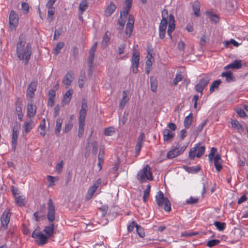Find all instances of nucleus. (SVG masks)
I'll return each instance as SVG.
<instances>
[{
	"label": "nucleus",
	"instance_id": "412c9836",
	"mask_svg": "<svg viewBox=\"0 0 248 248\" xmlns=\"http://www.w3.org/2000/svg\"><path fill=\"white\" fill-rule=\"evenodd\" d=\"M242 65L241 60H235L232 62L228 64L224 67V69L227 70L229 68L239 69L241 68Z\"/></svg>",
	"mask_w": 248,
	"mask_h": 248
},
{
	"label": "nucleus",
	"instance_id": "4c0bfd02",
	"mask_svg": "<svg viewBox=\"0 0 248 248\" xmlns=\"http://www.w3.org/2000/svg\"><path fill=\"white\" fill-rule=\"evenodd\" d=\"M195 145H198L197 147V153L196 154V156L198 158L201 157L204 153L205 152V147L204 146H200L199 144H196Z\"/></svg>",
	"mask_w": 248,
	"mask_h": 248
},
{
	"label": "nucleus",
	"instance_id": "39448f33",
	"mask_svg": "<svg viewBox=\"0 0 248 248\" xmlns=\"http://www.w3.org/2000/svg\"><path fill=\"white\" fill-rule=\"evenodd\" d=\"M211 80L210 77L207 75H204L200 80L199 83L195 86V89L196 92L202 93L204 88L209 83Z\"/></svg>",
	"mask_w": 248,
	"mask_h": 248
},
{
	"label": "nucleus",
	"instance_id": "0eeeda50",
	"mask_svg": "<svg viewBox=\"0 0 248 248\" xmlns=\"http://www.w3.org/2000/svg\"><path fill=\"white\" fill-rule=\"evenodd\" d=\"M140 56V52L138 50L134 49L132 53V57L131 59L132 72L137 73L138 71V67L139 65Z\"/></svg>",
	"mask_w": 248,
	"mask_h": 248
},
{
	"label": "nucleus",
	"instance_id": "f3484780",
	"mask_svg": "<svg viewBox=\"0 0 248 248\" xmlns=\"http://www.w3.org/2000/svg\"><path fill=\"white\" fill-rule=\"evenodd\" d=\"M217 150L215 147H212L210 150V153L208 155L209 160L210 162H212L214 160V162H217V161H221V156L219 154H217L214 156V155L217 152Z\"/></svg>",
	"mask_w": 248,
	"mask_h": 248
},
{
	"label": "nucleus",
	"instance_id": "680f3d73",
	"mask_svg": "<svg viewBox=\"0 0 248 248\" xmlns=\"http://www.w3.org/2000/svg\"><path fill=\"white\" fill-rule=\"evenodd\" d=\"M72 53L74 59L76 60L78 56V49L77 47H73Z\"/></svg>",
	"mask_w": 248,
	"mask_h": 248
},
{
	"label": "nucleus",
	"instance_id": "cd10ccee",
	"mask_svg": "<svg viewBox=\"0 0 248 248\" xmlns=\"http://www.w3.org/2000/svg\"><path fill=\"white\" fill-rule=\"evenodd\" d=\"M34 126V124H33V122L31 120L25 122L23 125L25 133L27 134L29 133L33 128Z\"/></svg>",
	"mask_w": 248,
	"mask_h": 248
},
{
	"label": "nucleus",
	"instance_id": "2f4dec72",
	"mask_svg": "<svg viewBox=\"0 0 248 248\" xmlns=\"http://www.w3.org/2000/svg\"><path fill=\"white\" fill-rule=\"evenodd\" d=\"M87 112L83 111H79V116L78 118V125H85V118Z\"/></svg>",
	"mask_w": 248,
	"mask_h": 248
},
{
	"label": "nucleus",
	"instance_id": "7c9ffc66",
	"mask_svg": "<svg viewBox=\"0 0 248 248\" xmlns=\"http://www.w3.org/2000/svg\"><path fill=\"white\" fill-rule=\"evenodd\" d=\"M221 83V81L220 79L214 81L210 86V93H211L215 91V89H217Z\"/></svg>",
	"mask_w": 248,
	"mask_h": 248
},
{
	"label": "nucleus",
	"instance_id": "f257e3e1",
	"mask_svg": "<svg viewBox=\"0 0 248 248\" xmlns=\"http://www.w3.org/2000/svg\"><path fill=\"white\" fill-rule=\"evenodd\" d=\"M162 19L159 26V36L161 39H163L165 37L166 29L168 24L167 18L169 17V27L167 30L168 35L170 38H172L171 33L174 30L175 28L174 16L172 14L168 16V11L164 9L162 11Z\"/></svg>",
	"mask_w": 248,
	"mask_h": 248
},
{
	"label": "nucleus",
	"instance_id": "ddd939ff",
	"mask_svg": "<svg viewBox=\"0 0 248 248\" xmlns=\"http://www.w3.org/2000/svg\"><path fill=\"white\" fill-rule=\"evenodd\" d=\"M20 128V125H18L16 123V125H14L12 130V147L14 150L16 149L17 140L18 136V131Z\"/></svg>",
	"mask_w": 248,
	"mask_h": 248
},
{
	"label": "nucleus",
	"instance_id": "dca6fc26",
	"mask_svg": "<svg viewBox=\"0 0 248 248\" xmlns=\"http://www.w3.org/2000/svg\"><path fill=\"white\" fill-rule=\"evenodd\" d=\"M37 82L35 81L31 82L28 86L26 96L32 98L34 95V92L36 90Z\"/></svg>",
	"mask_w": 248,
	"mask_h": 248
},
{
	"label": "nucleus",
	"instance_id": "4d7b16f0",
	"mask_svg": "<svg viewBox=\"0 0 248 248\" xmlns=\"http://www.w3.org/2000/svg\"><path fill=\"white\" fill-rule=\"evenodd\" d=\"M208 120H205L202 124H201L197 127L196 129L197 132L199 133L203 128V127L206 124Z\"/></svg>",
	"mask_w": 248,
	"mask_h": 248
},
{
	"label": "nucleus",
	"instance_id": "6e6552de",
	"mask_svg": "<svg viewBox=\"0 0 248 248\" xmlns=\"http://www.w3.org/2000/svg\"><path fill=\"white\" fill-rule=\"evenodd\" d=\"M47 218L49 222L55 219V207L51 199L48 200L47 203Z\"/></svg>",
	"mask_w": 248,
	"mask_h": 248
},
{
	"label": "nucleus",
	"instance_id": "e433bc0d",
	"mask_svg": "<svg viewBox=\"0 0 248 248\" xmlns=\"http://www.w3.org/2000/svg\"><path fill=\"white\" fill-rule=\"evenodd\" d=\"M48 10L47 12V19L48 21L51 22L54 18L53 16L55 14V8L54 7H47Z\"/></svg>",
	"mask_w": 248,
	"mask_h": 248
},
{
	"label": "nucleus",
	"instance_id": "8fccbe9b",
	"mask_svg": "<svg viewBox=\"0 0 248 248\" xmlns=\"http://www.w3.org/2000/svg\"><path fill=\"white\" fill-rule=\"evenodd\" d=\"M125 22V21L124 19L123 18V17L120 16V17L118 20V24L120 25V27L118 28L119 30H122L123 29Z\"/></svg>",
	"mask_w": 248,
	"mask_h": 248
},
{
	"label": "nucleus",
	"instance_id": "de8ad7c7",
	"mask_svg": "<svg viewBox=\"0 0 248 248\" xmlns=\"http://www.w3.org/2000/svg\"><path fill=\"white\" fill-rule=\"evenodd\" d=\"M220 243V241L217 239H212L207 242V246L209 247H212L213 246L217 245Z\"/></svg>",
	"mask_w": 248,
	"mask_h": 248
},
{
	"label": "nucleus",
	"instance_id": "c9c22d12",
	"mask_svg": "<svg viewBox=\"0 0 248 248\" xmlns=\"http://www.w3.org/2000/svg\"><path fill=\"white\" fill-rule=\"evenodd\" d=\"M185 170L189 173H197L200 171L201 168L199 166L187 167L185 166Z\"/></svg>",
	"mask_w": 248,
	"mask_h": 248
},
{
	"label": "nucleus",
	"instance_id": "a18cd8bd",
	"mask_svg": "<svg viewBox=\"0 0 248 248\" xmlns=\"http://www.w3.org/2000/svg\"><path fill=\"white\" fill-rule=\"evenodd\" d=\"M137 232L140 237L143 238L145 236L144 229L140 225L136 226Z\"/></svg>",
	"mask_w": 248,
	"mask_h": 248
},
{
	"label": "nucleus",
	"instance_id": "6e6d98bb",
	"mask_svg": "<svg viewBox=\"0 0 248 248\" xmlns=\"http://www.w3.org/2000/svg\"><path fill=\"white\" fill-rule=\"evenodd\" d=\"M84 126L78 125V136L79 138H81L83 135Z\"/></svg>",
	"mask_w": 248,
	"mask_h": 248
},
{
	"label": "nucleus",
	"instance_id": "a878e982",
	"mask_svg": "<svg viewBox=\"0 0 248 248\" xmlns=\"http://www.w3.org/2000/svg\"><path fill=\"white\" fill-rule=\"evenodd\" d=\"M129 98L127 97V91L124 90L123 92V98L119 104V107L121 109H123L126 104L128 102Z\"/></svg>",
	"mask_w": 248,
	"mask_h": 248
},
{
	"label": "nucleus",
	"instance_id": "864d4df0",
	"mask_svg": "<svg viewBox=\"0 0 248 248\" xmlns=\"http://www.w3.org/2000/svg\"><path fill=\"white\" fill-rule=\"evenodd\" d=\"M46 210V206L45 204H41L40 206L39 210L37 211L42 215V217H45V213Z\"/></svg>",
	"mask_w": 248,
	"mask_h": 248
},
{
	"label": "nucleus",
	"instance_id": "9d476101",
	"mask_svg": "<svg viewBox=\"0 0 248 248\" xmlns=\"http://www.w3.org/2000/svg\"><path fill=\"white\" fill-rule=\"evenodd\" d=\"M186 148V146H184L180 148L179 146H177L168 152L167 156L169 159L174 158L182 154Z\"/></svg>",
	"mask_w": 248,
	"mask_h": 248
},
{
	"label": "nucleus",
	"instance_id": "a211bd4d",
	"mask_svg": "<svg viewBox=\"0 0 248 248\" xmlns=\"http://www.w3.org/2000/svg\"><path fill=\"white\" fill-rule=\"evenodd\" d=\"M164 141H170L175 137V133L168 129H164L162 131Z\"/></svg>",
	"mask_w": 248,
	"mask_h": 248
},
{
	"label": "nucleus",
	"instance_id": "c03bdc74",
	"mask_svg": "<svg viewBox=\"0 0 248 248\" xmlns=\"http://www.w3.org/2000/svg\"><path fill=\"white\" fill-rule=\"evenodd\" d=\"M16 111L17 114L22 113V104L19 99L16 101Z\"/></svg>",
	"mask_w": 248,
	"mask_h": 248
},
{
	"label": "nucleus",
	"instance_id": "603ef678",
	"mask_svg": "<svg viewBox=\"0 0 248 248\" xmlns=\"http://www.w3.org/2000/svg\"><path fill=\"white\" fill-rule=\"evenodd\" d=\"M92 147V152L93 154L96 155L98 150V144L96 142H93L91 144Z\"/></svg>",
	"mask_w": 248,
	"mask_h": 248
},
{
	"label": "nucleus",
	"instance_id": "c756f323",
	"mask_svg": "<svg viewBox=\"0 0 248 248\" xmlns=\"http://www.w3.org/2000/svg\"><path fill=\"white\" fill-rule=\"evenodd\" d=\"M193 119V115L190 113L187 116L185 117L184 121V124L186 128H189L191 125Z\"/></svg>",
	"mask_w": 248,
	"mask_h": 248
},
{
	"label": "nucleus",
	"instance_id": "393cba45",
	"mask_svg": "<svg viewBox=\"0 0 248 248\" xmlns=\"http://www.w3.org/2000/svg\"><path fill=\"white\" fill-rule=\"evenodd\" d=\"M150 83L151 85V91L154 93H155L157 91L158 87L157 80L155 77L153 76L150 77Z\"/></svg>",
	"mask_w": 248,
	"mask_h": 248
},
{
	"label": "nucleus",
	"instance_id": "423d86ee",
	"mask_svg": "<svg viewBox=\"0 0 248 248\" xmlns=\"http://www.w3.org/2000/svg\"><path fill=\"white\" fill-rule=\"evenodd\" d=\"M31 237L35 239V242L39 246L44 245L47 243L48 236L44 234L42 232H37L35 230L33 232Z\"/></svg>",
	"mask_w": 248,
	"mask_h": 248
},
{
	"label": "nucleus",
	"instance_id": "a19ab883",
	"mask_svg": "<svg viewBox=\"0 0 248 248\" xmlns=\"http://www.w3.org/2000/svg\"><path fill=\"white\" fill-rule=\"evenodd\" d=\"M16 203L19 206H23L25 205L24 199L19 195L15 197Z\"/></svg>",
	"mask_w": 248,
	"mask_h": 248
},
{
	"label": "nucleus",
	"instance_id": "4be33fe9",
	"mask_svg": "<svg viewBox=\"0 0 248 248\" xmlns=\"http://www.w3.org/2000/svg\"><path fill=\"white\" fill-rule=\"evenodd\" d=\"M54 225L52 223L46 226L43 230V232L49 238L54 234Z\"/></svg>",
	"mask_w": 248,
	"mask_h": 248
},
{
	"label": "nucleus",
	"instance_id": "f03ea898",
	"mask_svg": "<svg viewBox=\"0 0 248 248\" xmlns=\"http://www.w3.org/2000/svg\"><path fill=\"white\" fill-rule=\"evenodd\" d=\"M25 36L22 34L18 39L16 45V53L20 60H25V64H27L31 55V46L30 43H28L25 47Z\"/></svg>",
	"mask_w": 248,
	"mask_h": 248
},
{
	"label": "nucleus",
	"instance_id": "72a5a7b5",
	"mask_svg": "<svg viewBox=\"0 0 248 248\" xmlns=\"http://www.w3.org/2000/svg\"><path fill=\"white\" fill-rule=\"evenodd\" d=\"M232 127L237 129L239 132H243L244 131V128L239 122L236 120L232 122Z\"/></svg>",
	"mask_w": 248,
	"mask_h": 248
},
{
	"label": "nucleus",
	"instance_id": "7ed1b4c3",
	"mask_svg": "<svg viewBox=\"0 0 248 248\" xmlns=\"http://www.w3.org/2000/svg\"><path fill=\"white\" fill-rule=\"evenodd\" d=\"M137 178L140 183L146 182L147 180H153V176L151 167L148 165H146L138 172Z\"/></svg>",
	"mask_w": 248,
	"mask_h": 248
},
{
	"label": "nucleus",
	"instance_id": "49530a36",
	"mask_svg": "<svg viewBox=\"0 0 248 248\" xmlns=\"http://www.w3.org/2000/svg\"><path fill=\"white\" fill-rule=\"evenodd\" d=\"M130 8L131 7H129V6H125L123 8V11L121 12L120 16L122 17L124 16V18H125L128 15Z\"/></svg>",
	"mask_w": 248,
	"mask_h": 248
},
{
	"label": "nucleus",
	"instance_id": "5fc2aeb1",
	"mask_svg": "<svg viewBox=\"0 0 248 248\" xmlns=\"http://www.w3.org/2000/svg\"><path fill=\"white\" fill-rule=\"evenodd\" d=\"M126 45L124 43L120 45L118 47V54L121 55L124 53V50L125 48Z\"/></svg>",
	"mask_w": 248,
	"mask_h": 248
},
{
	"label": "nucleus",
	"instance_id": "13d9d810",
	"mask_svg": "<svg viewBox=\"0 0 248 248\" xmlns=\"http://www.w3.org/2000/svg\"><path fill=\"white\" fill-rule=\"evenodd\" d=\"M21 9L25 11V13H28L29 10V4L26 2H22L21 3Z\"/></svg>",
	"mask_w": 248,
	"mask_h": 248
},
{
	"label": "nucleus",
	"instance_id": "3c124183",
	"mask_svg": "<svg viewBox=\"0 0 248 248\" xmlns=\"http://www.w3.org/2000/svg\"><path fill=\"white\" fill-rule=\"evenodd\" d=\"M73 125L71 122H69L68 123L66 124L65 125L64 129L63 131L64 133H68L72 128Z\"/></svg>",
	"mask_w": 248,
	"mask_h": 248
},
{
	"label": "nucleus",
	"instance_id": "b1692460",
	"mask_svg": "<svg viewBox=\"0 0 248 248\" xmlns=\"http://www.w3.org/2000/svg\"><path fill=\"white\" fill-rule=\"evenodd\" d=\"M221 76L222 77L225 78L226 81L227 82L234 81L235 80V77L233 76V74L231 71L222 72L221 74Z\"/></svg>",
	"mask_w": 248,
	"mask_h": 248
},
{
	"label": "nucleus",
	"instance_id": "2eb2a0df",
	"mask_svg": "<svg viewBox=\"0 0 248 248\" xmlns=\"http://www.w3.org/2000/svg\"><path fill=\"white\" fill-rule=\"evenodd\" d=\"M36 107L33 105L32 100L29 101L27 105V116L30 119L33 117L36 113Z\"/></svg>",
	"mask_w": 248,
	"mask_h": 248
},
{
	"label": "nucleus",
	"instance_id": "69168bd1",
	"mask_svg": "<svg viewBox=\"0 0 248 248\" xmlns=\"http://www.w3.org/2000/svg\"><path fill=\"white\" fill-rule=\"evenodd\" d=\"M198 201V198L190 197V198L186 201V203L189 204H194L197 202Z\"/></svg>",
	"mask_w": 248,
	"mask_h": 248
},
{
	"label": "nucleus",
	"instance_id": "e2e57ef3",
	"mask_svg": "<svg viewBox=\"0 0 248 248\" xmlns=\"http://www.w3.org/2000/svg\"><path fill=\"white\" fill-rule=\"evenodd\" d=\"M230 43H232L235 46H239V43L237 41H236L235 40H234L233 39H231L230 42L227 41V42H225V46L226 47H228V45Z\"/></svg>",
	"mask_w": 248,
	"mask_h": 248
},
{
	"label": "nucleus",
	"instance_id": "4468645a",
	"mask_svg": "<svg viewBox=\"0 0 248 248\" xmlns=\"http://www.w3.org/2000/svg\"><path fill=\"white\" fill-rule=\"evenodd\" d=\"M134 23V17L132 15H129L128 22L126 25L125 33L128 37L132 34Z\"/></svg>",
	"mask_w": 248,
	"mask_h": 248
},
{
	"label": "nucleus",
	"instance_id": "bf43d9fd",
	"mask_svg": "<svg viewBox=\"0 0 248 248\" xmlns=\"http://www.w3.org/2000/svg\"><path fill=\"white\" fill-rule=\"evenodd\" d=\"M138 225L134 221H132L127 226V230L128 232H132L136 226Z\"/></svg>",
	"mask_w": 248,
	"mask_h": 248
},
{
	"label": "nucleus",
	"instance_id": "20e7f679",
	"mask_svg": "<svg viewBox=\"0 0 248 248\" xmlns=\"http://www.w3.org/2000/svg\"><path fill=\"white\" fill-rule=\"evenodd\" d=\"M157 205L159 207H163L166 212L171 210V204L168 198L165 197L163 193L159 191L155 197Z\"/></svg>",
	"mask_w": 248,
	"mask_h": 248
},
{
	"label": "nucleus",
	"instance_id": "aec40b11",
	"mask_svg": "<svg viewBox=\"0 0 248 248\" xmlns=\"http://www.w3.org/2000/svg\"><path fill=\"white\" fill-rule=\"evenodd\" d=\"M117 7L116 5L113 2H111L107 7L105 11L104 14L106 17L110 16L116 10Z\"/></svg>",
	"mask_w": 248,
	"mask_h": 248
},
{
	"label": "nucleus",
	"instance_id": "9b49d317",
	"mask_svg": "<svg viewBox=\"0 0 248 248\" xmlns=\"http://www.w3.org/2000/svg\"><path fill=\"white\" fill-rule=\"evenodd\" d=\"M11 217V214L9 210H5L3 213L1 218V226L0 230H5L8 227V225L10 221V218Z\"/></svg>",
	"mask_w": 248,
	"mask_h": 248
},
{
	"label": "nucleus",
	"instance_id": "c85d7f7f",
	"mask_svg": "<svg viewBox=\"0 0 248 248\" xmlns=\"http://www.w3.org/2000/svg\"><path fill=\"white\" fill-rule=\"evenodd\" d=\"M86 79V75L85 71H81L79 76L78 84L79 87L81 89L84 86V81Z\"/></svg>",
	"mask_w": 248,
	"mask_h": 248
},
{
	"label": "nucleus",
	"instance_id": "37998d69",
	"mask_svg": "<svg viewBox=\"0 0 248 248\" xmlns=\"http://www.w3.org/2000/svg\"><path fill=\"white\" fill-rule=\"evenodd\" d=\"M64 44L63 42H59L56 45V47L54 48V53L55 55H58L62 48L63 47Z\"/></svg>",
	"mask_w": 248,
	"mask_h": 248
},
{
	"label": "nucleus",
	"instance_id": "338daca9",
	"mask_svg": "<svg viewBox=\"0 0 248 248\" xmlns=\"http://www.w3.org/2000/svg\"><path fill=\"white\" fill-rule=\"evenodd\" d=\"M95 56V53L90 51L89 56L88 58L87 62L91 63H93V60Z\"/></svg>",
	"mask_w": 248,
	"mask_h": 248
},
{
	"label": "nucleus",
	"instance_id": "473e14b6",
	"mask_svg": "<svg viewBox=\"0 0 248 248\" xmlns=\"http://www.w3.org/2000/svg\"><path fill=\"white\" fill-rule=\"evenodd\" d=\"M192 9L194 12V15L196 16H200V4L198 2H195L192 5Z\"/></svg>",
	"mask_w": 248,
	"mask_h": 248
},
{
	"label": "nucleus",
	"instance_id": "ea45409f",
	"mask_svg": "<svg viewBox=\"0 0 248 248\" xmlns=\"http://www.w3.org/2000/svg\"><path fill=\"white\" fill-rule=\"evenodd\" d=\"M88 7V4L87 0H83L79 3V10L82 13L84 11H85L86 10Z\"/></svg>",
	"mask_w": 248,
	"mask_h": 248
},
{
	"label": "nucleus",
	"instance_id": "0e129e2a",
	"mask_svg": "<svg viewBox=\"0 0 248 248\" xmlns=\"http://www.w3.org/2000/svg\"><path fill=\"white\" fill-rule=\"evenodd\" d=\"M214 165L216 170L218 172L220 171L222 168L221 161H217V162H214Z\"/></svg>",
	"mask_w": 248,
	"mask_h": 248
},
{
	"label": "nucleus",
	"instance_id": "052dcab7",
	"mask_svg": "<svg viewBox=\"0 0 248 248\" xmlns=\"http://www.w3.org/2000/svg\"><path fill=\"white\" fill-rule=\"evenodd\" d=\"M62 28H60L58 30H55L53 37L54 40L57 39L61 35L62 33Z\"/></svg>",
	"mask_w": 248,
	"mask_h": 248
},
{
	"label": "nucleus",
	"instance_id": "f8f14e48",
	"mask_svg": "<svg viewBox=\"0 0 248 248\" xmlns=\"http://www.w3.org/2000/svg\"><path fill=\"white\" fill-rule=\"evenodd\" d=\"M102 181L101 179H98L90 187L86 195V199L87 200L91 199L93 195L97 188L101 185Z\"/></svg>",
	"mask_w": 248,
	"mask_h": 248
},
{
	"label": "nucleus",
	"instance_id": "bb28decb",
	"mask_svg": "<svg viewBox=\"0 0 248 248\" xmlns=\"http://www.w3.org/2000/svg\"><path fill=\"white\" fill-rule=\"evenodd\" d=\"M63 120L62 118H59L56 120V126L55 128L54 132L55 134L59 136L60 131L62 129V124Z\"/></svg>",
	"mask_w": 248,
	"mask_h": 248
},
{
	"label": "nucleus",
	"instance_id": "6ab92c4d",
	"mask_svg": "<svg viewBox=\"0 0 248 248\" xmlns=\"http://www.w3.org/2000/svg\"><path fill=\"white\" fill-rule=\"evenodd\" d=\"M73 93V91L72 89H69L64 94L61 105L62 107L66 106L68 104L72 98V95Z\"/></svg>",
	"mask_w": 248,
	"mask_h": 248
},
{
	"label": "nucleus",
	"instance_id": "1a4fd4ad",
	"mask_svg": "<svg viewBox=\"0 0 248 248\" xmlns=\"http://www.w3.org/2000/svg\"><path fill=\"white\" fill-rule=\"evenodd\" d=\"M9 27L11 30H15L18 24V15L14 10H12L10 13L9 17Z\"/></svg>",
	"mask_w": 248,
	"mask_h": 248
},
{
	"label": "nucleus",
	"instance_id": "5701e85b",
	"mask_svg": "<svg viewBox=\"0 0 248 248\" xmlns=\"http://www.w3.org/2000/svg\"><path fill=\"white\" fill-rule=\"evenodd\" d=\"M73 79V77H72V74L70 72H68L65 75L62 82L64 85L66 86V88H67L71 85Z\"/></svg>",
	"mask_w": 248,
	"mask_h": 248
},
{
	"label": "nucleus",
	"instance_id": "f704fd0d",
	"mask_svg": "<svg viewBox=\"0 0 248 248\" xmlns=\"http://www.w3.org/2000/svg\"><path fill=\"white\" fill-rule=\"evenodd\" d=\"M206 15L208 16L211 22L217 23L219 21V17L217 15L213 14L212 12H206Z\"/></svg>",
	"mask_w": 248,
	"mask_h": 248
},
{
	"label": "nucleus",
	"instance_id": "79ce46f5",
	"mask_svg": "<svg viewBox=\"0 0 248 248\" xmlns=\"http://www.w3.org/2000/svg\"><path fill=\"white\" fill-rule=\"evenodd\" d=\"M198 145H195V147L190 149L189 152V157L190 159H193L196 156V153L197 151Z\"/></svg>",
	"mask_w": 248,
	"mask_h": 248
},
{
	"label": "nucleus",
	"instance_id": "774afa93",
	"mask_svg": "<svg viewBox=\"0 0 248 248\" xmlns=\"http://www.w3.org/2000/svg\"><path fill=\"white\" fill-rule=\"evenodd\" d=\"M33 217L35 220L36 221H39L41 218H45L44 217H42V215H40L37 211L34 213Z\"/></svg>",
	"mask_w": 248,
	"mask_h": 248
},
{
	"label": "nucleus",
	"instance_id": "58836bf2",
	"mask_svg": "<svg viewBox=\"0 0 248 248\" xmlns=\"http://www.w3.org/2000/svg\"><path fill=\"white\" fill-rule=\"evenodd\" d=\"M214 225L220 231L224 230L226 227V223L225 222H221L217 221H214Z\"/></svg>",
	"mask_w": 248,
	"mask_h": 248
},
{
	"label": "nucleus",
	"instance_id": "09e8293b",
	"mask_svg": "<svg viewBox=\"0 0 248 248\" xmlns=\"http://www.w3.org/2000/svg\"><path fill=\"white\" fill-rule=\"evenodd\" d=\"M183 78V76L181 74H177L173 80V84L176 86L178 83L181 81Z\"/></svg>",
	"mask_w": 248,
	"mask_h": 248
}]
</instances>
